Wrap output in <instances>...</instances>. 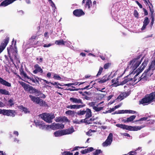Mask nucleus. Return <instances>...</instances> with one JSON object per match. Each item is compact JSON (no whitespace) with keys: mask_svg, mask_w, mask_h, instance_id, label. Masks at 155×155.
I'll return each instance as SVG.
<instances>
[{"mask_svg":"<svg viewBox=\"0 0 155 155\" xmlns=\"http://www.w3.org/2000/svg\"><path fill=\"white\" fill-rule=\"evenodd\" d=\"M141 57V55H139L129 62L126 69L130 68L132 70H135L139 66L142 61L143 58L140 60V59Z\"/></svg>","mask_w":155,"mask_h":155,"instance_id":"nucleus-1","label":"nucleus"},{"mask_svg":"<svg viewBox=\"0 0 155 155\" xmlns=\"http://www.w3.org/2000/svg\"><path fill=\"white\" fill-rule=\"evenodd\" d=\"M40 96V97H36L32 95H30L29 97L30 98L31 100L33 102L39 105L40 106H45L46 105V103L45 101L40 99V97L42 98H45L46 97V96L45 94H43L41 91L40 93H38L36 95L37 96Z\"/></svg>","mask_w":155,"mask_h":155,"instance_id":"nucleus-2","label":"nucleus"},{"mask_svg":"<svg viewBox=\"0 0 155 155\" xmlns=\"http://www.w3.org/2000/svg\"><path fill=\"white\" fill-rule=\"evenodd\" d=\"M116 126L117 127L123 129H125L131 131H137L140 130L145 127V125L138 126H132L130 125L128 126L125 124H117Z\"/></svg>","mask_w":155,"mask_h":155,"instance_id":"nucleus-3","label":"nucleus"},{"mask_svg":"<svg viewBox=\"0 0 155 155\" xmlns=\"http://www.w3.org/2000/svg\"><path fill=\"white\" fill-rule=\"evenodd\" d=\"M155 99V91L152 92L149 94H147L140 101V104L146 105V104H150Z\"/></svg>","mask_w":155,"mask_h":155,"instance_id":"nucleus-4","label":"nucleus"},{"mask_svg":"<svg viewBox=\"0 0 155 155\" xmlns=\"http://www.w3.org/2000/svg\"><path fill=\"white\" fill-rule=\"evenodd\" d=\"M21 84L25 91H28L31 94H37L38 93H41L40 91L36 89L35 88H34L33 87L28 84H26L24 82H21Z\"/></svg>","mask_w":155,"mask_h":155,"instance_id":"nucleus-5","label":"nucleus"},{"mask_svg":"<svg viewBox=\"0 0 155 155\" xmlns=\"http://www.w3.org/2000/svg\"><path fill=\"white\" fill-rule=\"evenodd\" d=\"M41 118L46 122L51 123L52 122V120L54 118V114L46 113H43L40 115Z\"/></svg>","mask_w":155,"mask_h":155,"instance_id":"nucleus-6","label":"nucleus"},{"mask_svg":"<svg viewBox=\"0 0 155 155\" xmlns=\"http://www.w3.org/2000/svg\"><path fill=\"white\" fill-rule=\"evenodd\" d=\"M85 114H86L85 118H88L91 117L92 112L91 110L88 108H86L85 110H80L79 111H78L77 112L75 116L77 117V115L82 116L84 115Z\"/></svg>","mask_w":155,"mask_h":155,"instance_id":"nucleus-7","label":"nucleus"},{"mask_svg":"<svg viewBox=\"0 0 155 155\" xmlns=\"http://www.w3.org/2000/svg\"><path fill=\"white\" fill-rule=\"evenodd\" d=\"M34 123L36 127H38L40 129H46L49 127V125L45 124L43 121H40L38 120H35Z\"/></svg>","mask_w":155,"mask_h":155,"instance_id":"nucleus-8","label":"nucleus"},{"mask_svg":"<svg viewBox=\"0 0 155 155\" xmlns=\"http://www.w3.org/2000/svg\"><path fill=\"white\" fill-rule=\"evenodd\" d=\"M153 73H151V74L150 73V72L146 71L145 70L144 72L142 74L140 77L138 79V82L140 81H145L147 80L148 77L149 76H150Z\"/></svg>","mask_w":155,"mask_h":155,"instance_id":"nucleus-9","label":"nucleus"},{"mask_svg":"<svg viewBox=\"0 0 155 155\" xmlns=\"http://www.w3.org/2000/svg\"><path fill=\"white\" fill-rule=\"evenodd\" d=\"M113 137L112 134L110 133L106 141L102 143V146L104 147L110 145L113 141Z\"/></svg>","mask_w":155,"mask_h":155,"instance_id":"nucleus-10","label":"nucleus"},{"mask_svg":"<svg viewBox=\"0 0 155 155\" xmlns=\"http://www.w3.org/2000/svg\"><path fill=\"white\" fill-rule=\"evenodd\" d=\"M15 50H14L12 46L7 48L8 53V56L11 59L12 58L11 53H12L14 54H13L14 55V58H17L16 54H17V50L16 46L15 47Z\"/></svg>","mask_w":155,"mask_h":155,"instance_id":"nucleus-11","label":"nucleus"},{"mask_svg":"<svg viewBox=\"0 0 155 155\" xmlns=\"http://www.w3.org/2000/svg\"><path fill=\"white\" fill-rule=\"evenodd\" d=\"M9 38L8 37H6L4 40V42H2L0 45V54L5 49L6 45L8 43Z\"/></svg>","mask_w":155,"mask_h":155,"instance_id":"nucleus-12","label":"nucleus"},{"mask_svg":"<svg viewBox=\"0 0 155 155\" xmlns=\"http://www.w3.org/2000/svg\"><path fill=\"white\" fill-rule=\"evenodd\" d=\"M73 15L76 17H80L85 14L84 12L81 9H76L73 12Z\"/></svg>","mask_w":155,"mask_h":155,"instance_id":"nucleus-13","label":"nucleus"},{"mask_svg":"<svg viewBox=\"0 0 155 155\" xmlns=\"http://www.w3.org/2000/svg\"><path fill=\"white\" fill-rule=\"evenodd\" d=\"M34 68L35 69L33 71L34 74H36L39 73L42 74L43 72V70L41 68L38 64H36L34 66Z\"/></svg>","mask_w":155,"mask_h":155,"instance_id":"nucleus-14","label":"nucleus"},{"mask_svg":"<svg viewBox=\"0 0 155 155\" xmlns=\"http://www.w3.org/2000/svg\"><path fill=\"white\" fill-rule=\"evenodd\" d=\"M130 93V91L121 92L120 94L117 97V99L120 101L128 96Z\"/></svg>","mask_w":155,"mask_h":155,"instance_id":"nucleus-15","label":"nucleus"},{"mask_svg":"<svg viewBox=\"0 0 155 155\" xmlns=\"http://www.w3.org/2000/svg\"><path fill=\"white\" fill-rule=\"evenodd\" d=\"M85 106V104L81 105L74 104L67 106L66 107L71 109H78L83 107Z\"/></svg>","mask_w":155,"mask_h":155,"instance_id":"nucleus-16","label":"nucleus"},{"mask_svg":"<svg viewBox=\"0 0 155 155\" xmlns=\"http://www.w3.org/2000/svg\"><path fill=\"white\" fill-rule=\"evenodd\" d=\"M128 77L129 76H127V77H125L124 78V81L121 82L120 84H117L116 86L120 85H123L127 83V82L131 81H133V82H134V78H129Z\"/></svg>","mask_w":155,"mask_h":155,"instance_id":"nucleus-17","label":"nucleus"},{"mask_svg":"<svg viewBox=\"0 0 155 155\" xmlns=\"http://www.w3.org/2000/svg\"><path fill=\"white\" fill-rule=\"evenodd\" d=\"M27 78L29 79V82H28L30 84L34 85L35 84H39V81L35 78H31L28 76V78L27 77Z\"/></svg>","mask_w":155,"mask_h":155,"instance_id":"nucleus-18","label":"nucleus"},{"mask_svg":"<svg viewBox=\"0 0 155 155\" xmlns=\"http://www.w3.org/2000/svg\"><path fill=\"white\" fill-rule=\"evenodd\" d=\"M70 100L71 102L73 103L83 104L82 100L80 98L78 99L76 98L72 97L70 98Z\"/></svg>","mask_w":155,"mask_h":155,"instance_id":"nucleus-19","label":"nucleus"},{"mask_svg":"<svg viewBox=\"0 0 155 155\" xmlns=\"http://www.w3.org/2000/svg\"><path fill=\"white\" fill-rule=\"evenodd\" d=\"M150 22V20L148 17H146L144 18V20L143 21V25L141 29L142 30H144L147 25H148Z\"/></svg>","mask_w":155,"mask_h":155,"instance_id":"nucleus-20","label":"nucleus"},{"mask_svg":"<svg viewBox=\"0 0 155 155\" xmlns=\"http://www.w3.org/2000/svg\"><path fill=\"white\" fill-rule=\"evenodd\" d=\"M136 117V116L135 115H132L130 117L127 118L126 119H123L122 121L125 123L131 122L135 119Z\"/></svg>","mask_w":155,"mask_h":155,"instance_id":"nucleus-21","label":"nucleus"},{"mask_svg":"<svg viewBox=\"0 0 155 155\" xmlns=\"http://www.w3.org/2000/svg\"><path fill=\"white\" fill-rule=\"evenodd\" d=\"M0 84L8 87H10L11 86V84L6 81L4 80L3 78L0 77Z\"/></svg>","mask_w":155,"mask_h":155,"instance_id":"nucleus-22","label":"nucleus"},{"mask_svg":"<svg viewBox=\"0 0 155 155\" xmlns=\"http://www.w3.org/2000/svg\"><path fill=\"white\" fill-rule=\"evenodd\" d=\"M64 135L71 134L74 131V130L73 126H71L70 128H68L65 130H63Z\"/></svg>","mask_w":155,"mask_h":155,"instance_id":"nucleus-23","label":"nucleus"},{"mask_svg":"<svg viewBox=\"0 0 155 155\" xmlns=\"http://www.w3.org/2000/svg\"><path fill=\"white\" fill-rule=\"evenodd\" d=\"M110 75H108L107 74L105 75L102 77L100 81H98V82L100 83H102L105 82L110 79Z\"/></svg>","mask_w":155,"mask_h":155,"instance_id":"nucleus-24","label":"nucleus"},{"mask_svg":"<svg viewBox=\"0 0 155 155\" xmlns=\"http://www.w3.org/2000/svg\"><path fill=\"white\" fill-rule=\"evenodd\" d=\"M63 130H58L54 133V134L56 137H60L64 135Z\"/></svg>","mask_w":155,"mask_h":155,"instance_id":"nucleus-25","label":"nucleus"},{"mask_svg":"<svg viewBox=\"0 0 155 155\" xmlns=\"http://www.w3.org/2000/svg\"><path fill=\"white\" fill-rule=\"evenodd\" d=\"M18 107L21 112H24L25 114L29 113L30 112L27 108L24 107L23 105L18 106Z\"/></svg>","mask_w":155,"mask_h":155,"instance_id":"nucleus-26","label":"nucleus"},{"mask_svg":"<svg viewBox=\"0 0 155 155\" xmlns=\"http://www.w3.org/2000/svg\"><path fill=\"white\" fill-rule=\"evenodd\" d=\"M141 67L140 66L136 71V72L137 73L136 74L134 78V83L136 81V77L138 75V74L141 73L143 70H142V68H141Z\"/></svg>","mask_w":155,"mask_h":155,"instance_id":"nucleus-27","label":"nucleus"},{"mask_svg":"<svg viewBox=\"0 0 155 155\" xmlns=\"http://www.w3.org/2000/svg\"><path fill=\"white\" fill-rule=\"evenodd\" d=\"M66 41H64L62 39L56 40L55 41V44L58 45H65Z\"/></svg>","mask_w":155,"mask_h":155,"instance_id":"nucleus-28","label":"nucleus"},{"mask_svg":"<svg viewBox=\"0 0 155 155\" xmlns=\"http://www.w3.org/2000/svg\"><path fill=\"white\" fill-rule=\"evenodd\" d=\"M53 126L54 127L53 128H55L56 129H62L64 127V125L59 123L55 124Z\"/></svg>","mask_w":155,"mask_h":155,"instance_id":"nucleus-29","label":"nucleus"},{"mask_svg":"<svg viewBox=\"0 0 155 155\" xmlns=\"http://www.w3.org/2000/svg\"><path fill=\"white\" fill-rule=\"evenodd\" d=\"M0 94L5 95H10L9 92L5 89H0Z\"/></svg>","mask_w":155,"mask_h":155,"instance_id":"nucleus-30","label":"nucleus"},{"mask_svg":"<svg viewBox=\"0 0 155 155\" xmlns=\"http://www.w3.org/2000/svg\"><path fill=\"white\" fill-rule=\"evenodd\" d=\"M93 6L92 7V9L91 10V12L92 14L95 12V11L97 9L96 2V1H94L93 2Z\"/></svg>","mask_w":155,"mask_h":155,"instance_id":"nucleus-31","label":"nucleus"},{"mask_svg":"<svg viewBox=\"0 0 155 155\" xmlns=\"http://www.w3.org/2000/svg\"><path fill=\"white\" fill-rule=\"evenodd\" d=\"M150 5L151 6V7L149 6V10L150 12V18L154 17V15L153 14V13L154 12V10L153 9V6L152 5V4L150 3Z\"/></svg>","mask_w":155,"mask_h":155,"instance_id":"nucleus-32","label":"nucleus"},{"mask_svg":"<svg viewBox=\"0 0 155 155\" xmlns=\"http://www.w3.org/2000/svg\"><path fill=\"white\" fill-rule=\"evenodd\" d=\"M19 71L20 74L21 76H24L25 78H27V77L28 78V76L25 72L22 67H21L19 69Z\"/></svg>","mask_w":155,"mask_h":155,"instance_id":"nucleus-33","label":"nucleus"},{"mask_svg":"<svg viewBox=\"0 0 155 155\" xmlns=\"http://www.w3.org/2000/svg\"><path fill=\"white\" fill-rule=\"evenodd\" d=\"M9 110L2 109L1 114L8 116Z\"/></svg>","mask_w":155,"mask_h":155,"instance_id":"nucleus-34","label":"nucleus"},{"mask_svg":"<svg viewBox=\"0 0 155 155\" xmlns=\"http://www.w3.org/2000/svg\"><path fill=\"white\" fill-rule=\"evenodd\" d=\"M76 112L74 110H68L65 112V114L69 115L72 116H74L75 114H76Z\"/></svg>","mask_w":155,"mask_h":155,"instance_id":"nucleus-35","label":"nucleus"},{"mask_svg":"<svg viewBox=\"0 0 155 155\" xmlns=\"http://www.w3.org/2000/svg\"><path fill=\"white\" fill-rule=\"evenodd\" d=\"M88 118H85L84 119V123H87L88 124H90L92 123V122L94 120V118H91L88 120Z\"/></svg>","mask_w":155,"mask_h":155,"instance_id":"nucleus-36","label":"nucleus"},{"mask_svg":"<svg viewBox=\"0 0 155 155\" xmlns=\"http://www.w3.org/2000/svg\"><path fill=\"white\" fill-rule=\"evenodd\" d=\"M148 118V117H143L142 118H140L138 120H134V122H139V124H142V123L141 122V121L144 120L145 121L147 120Z\"/></svg>","mask_w":155,"mask_h":155,"instance_id":"nucleus-37","label":"nucleus"},{"mask_svg":"<svg viewBox=\"0 0 155 155\" xmlns=\"http://www.w3.org/2000/svg\"><path fill=\"white\" fill-rule=\"evenodd\" d=\"M92 2L91 0H87L86 3L85 5V7H87L88 9H90L91 5L92 6Z\"/></svg>","mask_w":155,"mask_h":155,"instance_id":"nucleus-38","label":"nucleus"},{"mask_svg":"<svg viewBox=\"0 0 155 155\" xmlns=\"http://www.w3.org/2000/svg\"><path fill=\"white\" fill-rule=\"evenodd\" d=\"M39 41H38L37 42H35L34 41V40H30V39L29 40V44L32 46L31 47H33L34 45H36Z\"/></svg>","mask_w":155,"mask_h":155,"instance_id":"nucleus-39","label":"nucleus"},{"mask_svg":"<svg viewBox=\"0 0 155 155\" xmlns=\"http://www.w3.org/2000/svg\"><path fill=\"white\" fill-rule=\"evenodd\" d=\"M118 80V78L116 79H112L111 80L112 83L113 84L112 85H114V86L116 87V86L117 84H119V81Z\"/></svg>","mask_w":155,"mask_h":155,"instance_id":"nucleus-40","label":"nucleus"},{"mask_svg":"<svg viewBox=\"0 0 155 155\" xmlns=\"http://www.w3.org/2000/svg\"><path fill=\"white\" fill-rule=\"evenodd\" d=\"M44 82H45L46 84H49V83L51 84L54 85H60V86H62V85L60 84V83L57 82H54V83L51 82H49L46 80H44Z\"/></svg>","mask_w":155,"mask_h":155,"instance_id":"nucleus-41","label":"nucleus"},{"mask_svg":"<svg viewBox=\"0 0 155 155\" xmlns=\"http://www.w3.org/2000/svg\"><path fill=\"white\" fill-rule=\"evenodd\" d=\"M98 106H96L95 107H93V109L96 112H98L101 111V110H103L104 108L103 107H98Z\"/></svg>","mask_w":155,"mask_h":155,"instance_id":"nucleus-42","label":"nucleus"},{"mask_svg":"<svg viewBox=\"0 0 155 155\" xmlns=\"http://www.w3.org/2000/svg\"><path fill=\"white\" fill-rule=\"evenodd\" d=\"M9 114L10 115H9L8 116H12V117H15L16 114L15 110H9Z\"/></svg>","mask_w":155,"mask_h":155,"instance_id":"nucleus-43","label":"nucleus"},{"mask_svg":"<svg viewBox=\"0 0 155 155\" xmlns=\"http://www.w3.org/2000/svg\"><path fill=\"white\" fill-rule=\"evenodd\" d=\"M95 130H92L91 129H89L88 131L86 133V134L88 136H91L92 135L91 133L92 132H95Z\"/></svg>","mask_w":155,"mask_h":155,"instance_id":"nucleus-44","label":"nucleus"},{"mask_svg":"<svg viewBox=\"0 0 155 155\" xmlns=\"http://www.w3.org/2000/svg\"><path fill=\"white\" fill-rule=\"evenodd\" d=\"M148 63V61H147L144 60V61L142 63L141 66L142 67L143 66L142 70H144L145 67L147 66V64Z\"/></svg>","mask_w":155,"mask_h":155,"instance_id":"nucleus-45","label":"nucleus"},{"mask_svg":"<svg viewBox=\"0 0 155 155\" xmlns=\"http://www.w3.org/2000/svg\"><path fill=\"white\" fill-rule=\"evenodd\" d=\"M102 151L100 149L96 150L95 152L93 153V154L94 155H98L99 154L102 153Z\"/></svg>","mask_w":155,"mask_h":155,"instance_id":"nucleus-46","label":"nucleus"},{"mask_svg":"<svg viewBox=\"0 0 155 155\" xmlns=\"http://www.w3.org/2000/svg\"><path fill=\"white\" fill-rule=\"evenodd\" d=\"M103 68L102 67H100L99 71H98L97 74L96 75L97 77H98L99 75H100L101 74L103 71Z\"/></svg>","mask_w":155,"mask_h":155,"instance_id":"nucleus-47","label":"nucleus"},{"mask_svg":"<svg viewBox=\"0 0 155 155\" xmlns=\"http://www.w3.org/2000/svg\"><path fill=\"white\" fill-rule=\"evenodd\" d=\"M134 15L135 18H139V13L136 9L134 10Z\"/></svg>","mask_w":155,"mask_h":155,"instance_id":"nucleus-48","label":"nucleus"},{"mask_svg":"<svg viewBox=\"0 0 155 155\" xmlns=\"http://www.w3.org/2000/svg\"><path fill=\"white\" fill-rule=\"evenodd\" d=\"M62 155H73V153H71L70 151H64L62 153Z\"/></svg>","mask_w":155,"mask_h":155,"instance_id":"nucleus-49","label":"nucleus"},{"mask_svg":"<svg viewBox=\"0 0 155 155\" xmlns=\"http://www.w3.org/2000/svg\"><path fill=\"white\" fill-rule=\"evenodd\" d=\"M53 78L54 79L58 80H61V78L59 75H57L56 74H55L54 75Z\"/></svg>","mask_w":155,"mask_h":155,"instance_id":"nucleus-50","label":"nucleus"},{"mask_svg":"<svg viewBox=\"0 0 155 155\" xmlns=\"http://www.w3.org/2000/svg\"><path fill=\"white\" fill-rule=\"evenodd\" d=\"M111 63H108L106 64H105L104 66V69H106L108 68L111 65Z\"/></svg>","mask_w":155,"mask_h":155,"instance_id":"nucleus-51","label":"nucleus"},{"mask_svg":"<svg viewBox=\"0 0 155 155\" xmlns=\"http://www.w3.org/2000/svg\"><path fill=\"white\" fill-rule=\"evenodd\" d=\"M62 121L68 122H70V120L68 119L67 117H64L62 118Z\"/></svg>","mask_w":155,"mask_h":155,"instance_id":"nucleus-52","label":"nucleus"},{"mask_svg":"<svg viewBox=\"0 0 155 155\" xmlns=\"http://www.w3.org/2000/svg\"><path fill=\"white\" fill-rule=\"evenodd\" d=\"M95 104H96V102H91L89 103L88 104V105L89 106L92 107L93 108L94 107H95L96 106H95Z\"/></svg>","mask_w":155,"mask_h":155,"instance_id":"nucleus-53","label":"nucleus"},{"mask_svg":"<svg viewBox=\"0 0 155 155\" xmlns=\"http://www.w3.org/2000/svg\"><path fill=\"white\" fill-rule=\"evenodd\" d=\"M85 147H78V146L75 147L73 149V150H72V151H74V150H78V148H84Z\"/></svg>","mask_w":155,"mask_h":155,"instance_id":"nucleus-54","label":"nucleus"},{"mask_svg":"<svg viewBox=\"0 0 155 155\" xmlns=\"http://www.w3.org/2000/svg\"><path fill=\"white\" fill-rule=\"evenodd\" d=\"M80 90V88H77V89H73V88H67L65 90H69L71 91H78V90Z\"/></svg>","mask_w":155,"mask_h":155,"instance_id":"nucleus-55","label":"nucleus"},{"mask_svg":"<svg viewBox=\"0 0 155 155\" xmlns=\"http://www.w3.org/2000/svg\"><path fill=\"white\" fill-rule=\"evenodd\" d=\"M81 152L82 154H84L88 153V150L87 149L85 150H82Z\"/></svg>","mask_w":155,"mask_h":155,"instance_id":"nucleus-56","label":"nucleus"},{"mask_svg":"<svg viewBox=\"0 0 155 155\" xmlns=\"http://www.w3.org/2000/svg\"><path fill=\"white\" fill-rule=\"evenodd\" d=\"M124 110H119V111H118V112L115 111L114 112V114H124Z\"/></svg>","mask_w":155,"mask_h":155,"instance_id":"nucleus-57","label":"nucleus"},{"mask_svg":"<svg viewBox=\"0 0 155 155\" xmlns=\"http://www.w3.org/2000/svg\"><path fill=\"white\" fill-rule=\"evenodd\" d=\"M62 118L61 117H57L56 118L55 121L56 122H59L60 121H62Z\"/></svg>","mask_w":155,"mask_h":155,"instance_id":"nucleus-58","label":"nucleus"},{"mask_svg":"<svg viewBox=\"0 0 155 155\" xmlns=\"http://www.w3.org/2000/svg\"><path fill=\"white\" fill-rule=\"evenodd\" d=\"M74 83H68V84H64V85H62V86L70 87L72 85H74Z\"/></svg>","mask_w":155,"mask_h":155,"instance_id":"nucleus-59","label":"nucleus"},{"mask_svg":"<svg viewBox=\"0 0 155 155\" xmlns=\"http://www.w3.org/2000/svg\"><path fill=\"white\" fill-rule=\"evenodd\" d=\"M53 44H45L43 46V47L45 48L49 47L51 46Z\"/></svg>","mask_w":155,"mask_h":155,"instance_id":"nucleus-60","label":"nucleus"},{"mask_svg":"<svg viewBox=\"0 0 155 155\" xmlns=\"http://www.w3.org/2000/svg\"><path fill=\"white\" fill-rule=\"evenodd\" d=\"M143 10L144 12V14L145 15H148L147 11L144 8H143Z\"/></svg>","mask_w":155,"mask_h":155,"instance_id":"nucleus-61","label":"nucleus"},{"mask_svg":"<svg viewBox=\"0 0 155 155\" xmlns=\"http://www.w3.org/2000/svg\"><path fill=\"white\" fill-rule=\"evenodd\" d=\"M135 2L138 5L140 8H142L143 7L142 5L138 1H135Z\"/></svg>","mask_w":155,"mask_h":155,"instance_id":"nucleus-62","label":"nucleus"},{"mask_svg":"<svg viewBox=\"0 0 155 155\" xmlns=\"http://www.w3.org/2000/svg\"><path fill=\"white\" fill-rule=\"evenodd\" d=\"M129 114H134L137 113V112L136 111H134V110H129Z\"/></svg>","mask_w":155,"mask_h":155,"instance_id":"nucleus-63","label":"nucleus"},{"mask_svg":"<svg viewBox=\"0 0 155 155\" xmlns=\"http://www.w3.org/2000/svg\"><path fill=\"white\" fill-rule=\"evenodd\" d=\"M36 37L37 36L36 35H34L33 36H31V38H30L29 39H30V40H34L36 39Z\"/></svg>","mask_w":155,"mask_h":155,"instance_id":"nucleus-64","label":"nucleus"}]
</instances>
